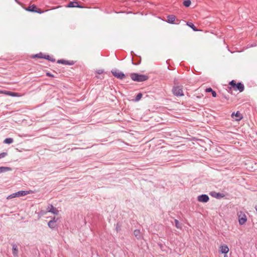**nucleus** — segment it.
Segmentation results:
<instances>
[{
  "mask_svg": "<svg viewBox=\"0 0 257 257\" xmlns=\"http://www.w3.org/2000/svg\"><path fill=\"white\" fill-rule=\"evenodd\" d=\"M234 116H236L237 118H235L236 120H240L242 118V116L241 114L239 112V111H237L236 112H232L231 114V117L234 118Z\"/></svg>",
  "mask_w": 257,
  "mask_h": 257,
  "instance_id": "nucleus-15",
  "label": "nucleus"
},
{
  "mask_svg": "<svg viewBox=\"0 0 257 257\" xmlns=\"http://www.w3.org/2000/svg\"><path fill=\"white\" fill-rule=\"evenodd\" d=\"M44 54L43 53L40 52L39 53L32 55L31 58H43L44 59Z\"/></svg>",
  "mask_w": 257,
  "mask_h": 257,
  "instance_id": "nucleus-21",
  "label": "nucleus"
},
{
  "mask_svg": "<svg viewBox=\"0 0 257 257\" xmlns=\"http://www.w3.org/2000/svg\"><path fill=\"white\" fill-rule=\"evenodd\" d=\"M12 169L9 167H0V174L8 171H12Z\"/></svg>",
  "mask_w": 257,
  "mask_h": 257,
  "instance_id": "nucleus-19",
  "label": "nucleus"
},
{
  "mask_svg": "<svg viewBox=\"0 0 257 257\" xmlns=\"http://www.w3.org/2000/svg\"><path fill=\"white\" fill-rule=\"evenodd\" d=\"M172 92L173 94L176 96H184V92L183 91V87L182 86H174L172 88Z\"/></svg>",
  "mask_w": 257,
  "mask_h": 257,
  "instance_id": "nucleus-3",
  "label": "nucleus"
},
{
  "mask_svg": "<svg viewBox=\"0 0 257 257\" xmlns=\"http://www.w3.org/2000/svg\"><path fill=\"white\" fill-rule=\"evenodd\" d=\"M47 211L54 214H58L59 211L52 204H49L47 208Z\"/></svg>",
  "mask_w": 257,
  "mask_h": 257,
  "instance_id": "nucleus-9",
  "label": "nucleus"
},
{
  "mask_svg": "<svg viewBox=\"0 0 257 257\" xmlns=\"http://www.w3.org/2000/svg\"><path fill=\"white\" fill-rule=\"evenodd\" d=\"M133 54H134V52H133V51H131V54H132V55H133Z\"/></svg>",
  "mask_w": 257,
  "mask_h": 257,
  "instance_id": "nucleus-36",
  "label": "nucleus"
},
{
  "mask_svg": "<svg viewBox=\"0 0 257 257\" xmlns=\"http://www.w3.org/2000/svg\"><path fill=\"white\" fill-rule=\"evenodd\" d=\"M191 1L190 0H185L183 2V5L186 7H188L191 5Z\"/></svg>",
  "mask_w": 257,
  "mask_h": 257,
  "instance_id": "nucleus-28",
  "label": "nucleus"
},
{
  "mask_svg": "<svg viewBox=\"0 0 257 257\" xmlns=\"http://www.w3.org/2000/svg\"><path fill=\"white\" fill-rule=\"evenodd\" d=\"M257 46V43L256 42H252L247 45L246 48H250L251 47H254Z\"/></svg>",
  "mask_w": 257,
  "mask_h": 257,
  "instance_id": "nucleus-29",
  "label": "nucleus"
},
{
  "mask_svg": "<svg viewBox=\"0 0 257 257\" xmlns=\"http://www.w3.org/2000/svg\"><path fill=\"white\" fill-rule=\"evenodd\" d=\"M12 245V253L15 257L18 256V247L16 243H13Z\"/></svg>",
  "mask_w": 257,
  "mask_h": 257,
  "instance_id": "nucleus-11",
  "label": "nucleus"
},
{
  "mask_svg": "<svg viewBox=\"0 0 257 257\" xmlns=\"http://www.w3.org/2000/svg\"><path fill=\"white\" fill-rule=\"evenodd\" d=\"M142 96H143V95H142V93H139L136 96L135 101H139L142 97Z\"/></svg>",
  "mask_w": 257,
  "mask_h": 257,
  "instance_id": "nucleus-27",
  "label": "nucleus"
},
{
  "mask_svg": "<svg viewBox=\"0 0 257 257\" xmlns=\"http://www.w3.org/2000/svg\"><path fill=\"white\" fill-rule=\"evenodd\" d=\"M167 18V22L168 23H170V24H174V21H175V19H176V17L173 15H171L168 16Z\"/></svg>",
  "mask_w": 257,
  "mask_h": 257,
  "instance_id": "nucleus-17",
  "label": "nucleus"
},
{
  "mask_svg": "<svg viewBox=\"0 0 257 257\" xmlns=\"http://www.w3.org/2000/svg\"><path fill=\"white\" fill-rule=\"evenodd\" d=\"M120 228H121V225L118 223H117L116 224V227H115V229L117 232L120 230Z\"/></svg>",
  "mask_w": 257,
  "mask_h": 257,
  "instance_id": "nucleus-30",
  "label": "nucleus"
},
{
  "mask_svg": "<svg viewBox=\"0 0 257 257\" xmlns=\"http://www.w3.org/2000/svg\"><path fill=\"white\" fill-rule=\"evenodd\" d=\"M15 1H16L17 3H19V2H18V1L17 0H15Z\"/></svg>",
  "mask_w": 257,
  "mask_h": 257,
  "instance_id": "nucleus-38",
  "label": "nucleus"
},
{
  "mask_svg": "<svg viewBox=\"0 0 257 257\" xmlns=\"http://www.w3.org/2000/svg\"><path fill=\"white\" fill-rule=\"evenodd\" d=\"M174 222H175V224L176 227L178 228V229H181L182 225L179 222V221L177 219H175V220H174Z\"/></svg>",
  "mask_w": 257,
  "mask_h": 257,
  "instance_id": "nucleus-25",
  "label": "nucleus"
},
{
  "mask_svg": "<svg viewBox=\"0 0 257 257\" xmlns=\"http://www.w3.org/2000/svg\"><path fill=\"white\" fill-rule=\"evenodd\" d=\"M134 235L135 236L137 239H141L143 238V236L139 229H135L134 231Z\"/></svg>",
  "mask_w": 257,
  "mask_h": 257,
  "instance_id": "nucleus-16",
  "label": "nucleus"
},
{
  "mask_svg": "<svg viewBox=\"0 0 257 257\" xmlns=\"http://www.w3.org/2000/svg\"><path fill=\"white\" fill-rule=\"evenodd\" d=\"M130 77L133 81L139 82L146 81L149 79L148 75L137 73H132L130 74Z\"/></svg>",
  "mask_w": 257,
  "mask_h": 257,
  "instance_id": "nucleus-1",
  "label": "nucleus"
},
{
  "mask_svg": "<svg viewBox=\"0 0 257 257\" xmlns=\"http://www.w3.org/2000/svg\"><path fill=\"white\" fill-rule=\"evenodd\" d=\"M0 92L2 93L7 94L9 96H14V97L19 96V94L18 93L14 92H12V91H6V90L1 91Z\"/></svg>",
  "mask_w": 257,
  "mask_h": 257,
  "instance_id": "nucleus-14",
  "label": "nucleus"
},
{
  "mask_svg": "<svg viewBox=\"0 0 257 257\" xmlns=\"http://www.w3.org/2000/svg\"><path fill=\"white\" fill-rule=\"evenodd\" d=\"M7 155L8 153L7 152H3L0 153V159L5 157L6 156H7Z\"/></svg>",
  "mask_w": 257,
  "mask_h": 257,
  "instance_id": "nucleus-31",
  "label": "nucleus"
},
{
  "mask_svg": "<svg viewBox=\"0 0 257 257\" xmlns=\"http://www.w3.org/2000/svg\"><path fill=\"white\" fill-rule=\"evenodd\" d=\"M187 26H188L189 27L192 28L193 31H198L196 27L194 26V25L192 23H187Z\"/></svg>",
  "mask_w": 257,
  "mask_h": 257,
  "instance_id": "nucleus-26",
  "label": "nucleus"
},
{
  "mask_svg": "<svg viewBox=\"0 0 257 257\" xmlns=\"http://www.w3.org/2000/svg\"><path fill=\"white\" fill-rule=\"evenodd\" d=\"M26 10L29 12L37 13L41 14L42 12L41 10L38 9L35 5H31L26 9Z\"/></svg>",
  "mask_w": 257,
  "mask_h": 257,
  "instance_id": "nucleus-7",
  "label": "nucleus"
},
{
  "mask_svg": "<svg viewBox=\"0 0 257 257\" xmlns=\"http://www.w3.org/2000/svg\"><path fill=\"white\" fill-rule=\"evenodd\" d=\"M58 220V218L56 219V218L54 217H53V218L50 221H54V222H55L56 223V221L57 220Z\"/></svg>",
  "mask_w": 257,
  "mask_h": 257,
  "instance_id": "nucleus-34",
  "label": "nucleus"
},
{
  "mask_svg": "<svg viewBox=\"0 0 257 257\" xmlns=\"http://www.w3.org/2000/svg\"><path fill=\"white\" fill-rule=\"evenodd\" d=\"M76 61L73 60H66L65 59L58 60L57 63L58 64H61L65 65H73L75 63Z\"/></svg>",
  "mask_w": 257,
  "mask_h": 257,
  "instance_id": "nucleus-6",
  "label": "nucleus"
},
{
  "mask_svg": "<svg viewBox=\"0 0 257 257\" xmlns=\"http://www.w3.org/2000/svg\"><path fill=\"white\" fill-rule=\"evenodd\" d=\"M205 91L206 92H210L213 97H215L217 95L216 92L213 90L211 87L206 88Z\"/></svg>",
  "mask_w": 257,
  "mask_h": 257,
  "instance_id": "nucleus-20",
  "label": "nucleus"
},
{
  "mask_svg": "<svg viewBox=\"0 0 257 257\" xmlns=\"http://www.w3.org/2000/svg\"><path fill=\"white\" fill-rule=\"evenodd\" d=\"M46 75L47 76H49V77H54V75L53 74H52L50 72H47L46 73Z\"/></svg>",
  "mask_w": 257,
  "mask_h": 257,
  "instance_id": "nucleus-33",
  "label": "nucleus"
},
{
  "mask_svg": "<svg viewBox=\"0 0 257 257\" xmlns=\"http://www.w3.org/2000/svg\"><path fill=\"white\" fill-rule=\"evenodd\" d=\"M247 220L246 216L244 214L241 213L238 215V221L240 225L244 224Z\"/></svg>",
  "mask_w": 257,
  "mask_h": 257,
  "instance_id": "nucleus-10",
  "label": "nucleus"
},
{
  "mask_svg": "<svg viewBox=\"0 0 257 257\" xmlns=\"http://www.w3.org/2000/svg\"><path fill=\"white\" fill-rule=\"evenodd\" d=\"M219 251L222 253L226 254L229 251V248L226 245H221Z\"/></svg>",
  "mask_w": 257,
  "mask_h": 257,
  "instance_id": "nucleus-13",
  "label": "nucleus"
},
{
  "mask_svg": "<svg viewBox=\"0 0 257 257\" xmlns=\"http://www.w3.org/2000/svg\"><path fill=\"white\" fill-rule=\"evenodd\" d=\"M69 8H82L77 2H71L68 5Z\"/></svg>",
  "mask_w": 257,
  "mask_h": 257,
  "instance_id": "nucleus-18",
  "label": "nucleus"
},
{
  "mask_svg": "<svg viewBox=\"0 0 257 257\" xmlns=\"http://www.w3.org/2000/svg\"><path fill=\"white\" fill-rule=\"evenodd\" d=\"M44 59H46L49 61H51L52 62H55L56 60L54 58L51 57L49 55H44Z\"/></svg>",
  "mask_w": 257,
  "mask_h": 257,
  "instance_id": "nucleus-22",
  "label": "nucleus"
},
{
  "mask_svg": "<svg viewBox=\"0 0 257 257\" xmlns=\"http://www.w3.org/2000/svg\"><path fill=\"white\" fill-rule=\"evenodd\" d=\"M28 194V192L27 191H19L18 192L14 193L7 197L8 199H10L13 198L24 196Z\"/></svg>",
  "mask_w": 257,
  "mask_h": 257,
  "instance_id": "nucleus-4",
  "label": "nucleus"
},
{
  "mask_svg": "<svg viewBox=\"0 0 257 257\" xmlns=\"http://www.w3.org/2000/svg\"><path fill=\"white\" fill-rule=\"evenodd\" d=\"M112 74L117 79L122 80L125 77V75L119 70L114 69L111 71Z\"/></svg>",
  "mask_w": 257,
  "mask_h": 257,
  "instance_id": "nucleus-5",
  "label": "nucleus"
},
{
  "mask_svg": "<svg viewBox=\"0 0 257 257\" xmlns=\"http://www.w3.org/2000/svg\"><path fill=\"white\" fill-rule=\"evenodd\" d=\"M104 72V70L102 69H99L96 71V73L98 74H102Z\"/></svg>",
  "mask_w": 257,
  "mask_h": 257,
  "instance_id": "nucleus-32",
  "label": "nucleus"
},
{
  "mask_svg": "<svg viewBox=\"0 0 257 257\" xmlns=\"http://www.w3.org/2000/svg\"><path fill=\"white\" fill-rule=\"evenodd\" d=\"M197 200L199 202L206 203L209 201V198L206 194H202L198 196Z\"/></svg>",
  "mask_w": 257,
  "mask_h": 257,
  "instance_id": "nucleus-8",
  "label": "nucleus"
},
{
  "mask_svg": "<svg viewBox=\"0 0 257 257\" xmlns=\"http://www.w3.org/2000/svg\"><path fill=\"white\" fill-rule=\"evenodd\" d=\"M228 51L229 52H230L231 53H234V52H235V51H231V49H228Z\"/></svg>",
  "mask_w": 257,
  "mask_h": 257,
  "instance_id": "nucleus-35",
  "label": "nucleus"
},
{
  "mask_svg": "<svg viewBox=\"0 0 257 257\" xmlns=\"http://www.w3.org/2000/svg\"><path fill=\"white\" fill-rule=\"evenodd\" d=\"M224 257H228L227 255L225 254Z\"/></svg>",
  "mask_w": 257,
  "mask_h": 257,
  "instance_id": "nucleus-37",
  "label": "nucleus"
},
{
  "mask_svg": "<svg viewBox=\"0 0 257 257\" xmlns=\"http://www.w3.org/2000/svg\"><path fill=\"white\" fill-rule=\"evenodd\" d=\"M210 195L217 199H220L224 196V195L221 193H217L216 192H211L210 193Z\"/></svg>",
  "mask_w": 257,
  "mask_h": 257,
  "instance_id": "nucleus-12",
  "label": "nucleus"
},
{
  "mask_svg": "<svg viewBox=\"0 0 257 257\" xmlns=\"http://www.w3.org/2000/svg\"><path fill=\"white\" fill-rule=\"evenodd\" d=\"M229 84L234 90H238L240 92H242L244 89L243 84L241 82L236 83L235 80H231Z\"/></svg>",
  "mask_w": 257,
  "mask_h": 257,
  "instance_id": "nucleus-2",
  "label": "nucleus"
},
{
  "mask_svg": "<svg viewBox=\"0 0 257 257\" xmlns=\"http://www.w3.org/2000/svg\"><path fill=\"white\" fill-rule=\"evenodd\" d=\"M13 142H14L13 139L11 138H6L4 140V143L5 144H11L12 143H13Z\"/></svg>",
  "mask_w": 257,
  "mask_h": 257,
  "instance_id": "nucleus-24",
  "label": "nucleus"
},
{
  "mask_svg": "<svg viewBox=\"0 0 257 257\" xmlns=\"http://www.w3.org/2000/svg\"><path fill=\"white\" fill-rule=\"evenodd\" d=\"M48 225L51 229H54L57 226L56 223L53 221H49Z\"/></svg>",
  "mask_w": 257,
  "mask_h": 257,
  "instance_id": "nucleus-23",
  "label": "nucleus"
}]
</instances>
